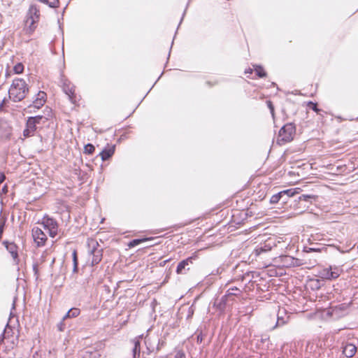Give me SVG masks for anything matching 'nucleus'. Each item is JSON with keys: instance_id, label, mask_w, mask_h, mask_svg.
Instances as JSON below:
<instances>
[{"instance_id": "1", "label": "nucleus", "mask_w": 358, "mask_h": 358, "mask_svg": "<svg viewBox=\"0 0 358 358\" xmlns=\"http://www.w3.org/2000/svg\"><path fill=\"white\" fill-rule=\"evenodd\" d=\"M29 92L25 80L22 78H15L8 90L9 97L15 102L24 99Z\"/></svg>"}, {"instance_id": "2", "label": "nucleus", "mask_w": 358, "mask_h": 358, "mask_svg": "<svg viewBox=\"0 0 358 358\" xmlns=\"http://www.w3.org/2000/svg\"><path fill=\"white\" fill-rule=\"evenodd\" d=\"M343 272V269L337 266L321 267L317 272V276L325 280H334L338 278Z\"/></svg>"}, {"instance_id": "3", "label": "nucleus", "mask_w": 358, "mask_h": 358, "mask_svg": "<svg viewBox=\"0 0 358 358\" xmlns=\"http://www.w3.org/2000/svg\"><path fill=\"white\" fill-rule=\"evenodd\" d=\"M296 128L293 123L285 124L279 131L278 141L279 143L290 142L295 134Z\"/></svg>"}, {"instance_id": "4", "label": "nucleus", "mask_w": 358, "mask_h": 358, "mask_svg": "<svg viewBox=\"0 0 358 358\" xmlns=\"http://www.w3.org/2000/svg\"><path fill=\"white\" fill-rule=\"evenodd\" d=\"M89 252L92 255V266L98 264L102 259L103 248L96 241L91 240L88 243Z\"/></svg>"}, {"instance_id": "5", "label": "nucleus", "mask_w": 358, "mask_h": 358, "mask_svg": "<svg viewBox=\"0 0 358 358\" xmlns=\"http://www.w3.org/2000/svg\"><path fill=\"white\" fill-rule=\"evenodd\" d=\"M198 258L197 255L194 253L191 257L180 262L176 268V273L179 275L186 274L190 269V266L193 264L194 262Z\"/></svg>"}, {"instance_id": "6", "label": "nucleus", "mask_w": 358, "mask_h": 358, "mask_svg": "<svg viewBox=\"0 0 358 358\" xmlns=\"http://www.w3.org/2000/svg\"><path fill=\"white\" fill-rule=\"evenodd\" d=\"M40 17L39 8L36 5H31L28 13L27 23H30L29 29L31 31H34L35 27L33 25L38 21Z\"/></svg>"}, {"instance_id": "7", "label": "nucleus", "mask_w": 358, "mask_h": 358, "mask_svg": "<svg viewBox=\"0 0 358 358\" xmlns=\"http://www.w3.org/2000/svg\"><path fill=\"white\" fill-rule=\"evenodd\" d=\"M61 83L62 84V89L64 92L68 95L69 100L72 103H76V95L75 94V87L74 85L64 76L61 78Z\"/></svg>"}, {"instance_id": "8", "label": "nucleus", "mask_w": 358, "mask_h": 358, "mask_svg": "<svg viewBox=\"0 0 358 358\" xmlns=\"http://www.w3.org/2000/svg\"><path fill=\"white\" fill-rule=\"evenodd\" d=\"M42 224L45 229L48 230L50 237L55 238L58 232V224L55 220L49 217H44Z\"/></svg>"}, {"instance_id": "9", "label": "nucleus", "mask_w": 358, "mask_h": 358, "mask_svg": "<svg viewBox=\"0 0 358 358\" xmlns=\"http://www.w3.org/2000/svg\"><path fill=\"white\" fill-rule=\"evenodd\" d=\"M276 317V322L275 325L272 327L271 330L287 324L289 320V315L285 308H279Z\"/></svg>"}, {"instance_id": "10", "label": "nucleus", "mask_w": 358, "mask_h": 358, "mask_svg": "<svg viewBox=\"0 0 358 358\" xmlns=\"http://www.w3.org/2000/svg\"><path fill=\"white\" fill-rule=\"evenodd\" d=\"M32 236L37 246L41 247L45 245L47 241L45 234L38 227H34L32 229Z\"/></svg>"}, {"instance_id": "11", "label": "nucleus", "mask_w": 358, "mask_h": 358, "mask_svg": "<svg viewBox=\"0 0 358 358\" xmlns=\"http://www.w3.org/2000/svg\"><path fill=\"white\" fill-rule=\"evenodd\" d=\"M230 293H226L220 299H216L214 306L221 312L224 311L227 307L229 306Z\"/></svg>"}, {"instance_id": "12", "label": "nucleus", "mask_w": 358, "mask_h": 358, "mask_svg": "<svg viewBox=\"0 0 358 358\" xmlns=\"http://www.w3.org/2000/svg\"><path fill=\"white\" fill-rule=\"evenodd\" d=\"M36 125L37 124L35 120L33 118L29 117L26 123V128L23 131V135L25 137L34 136L37 128Z\"/></svg>"}, {"instance_id": "13", "label": "nucleus", "mask_w": 358, "mask_h": 358, "mask_svg": "<svg viewBox=\"0 0 358 358\" xmlns=\"http://www.w3.org/2000/svg\"><path fill=\"white\" fill-rule=\"evenodd\" d=\"M46 101V94L43 91H39L36 95V98L32 101V104L29 106V108L34 107L36 108H40L44 105Z\"/></svg>"}, {"instance_id": "14", "label": "nucleus", "mask_w": 358, "mask_h": 358, "mask_svg": "<svg viewBox=\"0 0 358 358\" xmlns=\"http://www.w3.org/2000/svg\"><path fill=\"white\" fill-rule=\"evenodd\" d=\"M343 353L345 355L346 357L351 358L352 357L357 350V347L356 344L351 343H346L345 344H343Z\"/></svg>"}, {"instance_id": "15", "label": "nucleus", "mask_w": 358, "mask_h": 358, "mask_svg": "<svg viewBox=\"0 0 358 358\" xmlns=\"http://www.w3.org/2000/svg\"><path fill=\"white\" fill-rule=\"evenodd\" d=\"M3 245H5L6 250L13 257L14 261L17 264L18 259V252H17V246L13 242L3 241Z\"/></svg>"}, {"instance_id": "16", "label": "nucleus", "mask_w": 358, "mask_h": 358, "mask_svg": "<svg viewBox=\"0 0 358 358\" xmlns=\"http://www.w3.org/2000/svg\"><path fill=\"white\" fill-rule=\"evenodd\" d=\"M331 311L330 313L336 317H342L345 314L347 306L345 303H342L338 306H335L331 308Z\"/></svg>"}, {"instance_id": "17", "label": "nucleus", "mask_w": 358, "mask_h": 358, "mask_svg": "<svg viewBox=\"0 0 358 358\" xmlns=\"http://www.w3.org/2000/svg\"><path fill=\"white\" fill-rule=\"evenodd\" d=\"M115 149V145L104 148L99 155L101 157V160L106 161L109 159L114 155Z\"/></svg>"}, {"instance_id": "18", "label": "nucleus", "mask_w": 358, "mask_h": 358, "mask_svg": "<svg viewBox=\"0 0 358 358\" xmlns=\"http://www.w3.org/2000/svg\"><path fill=\"white\" fill-rule=\"evenodd\" d=\"M101 355L96 350H83L79 354L78 358H100Z\"/></svg>"}, {"instance_id": "19", "label": "nucleus", "mask_w": 358, "mask_h": 358, "mask_svg": "<svg viewBox=\"0 0 358 358\" xmlns=\"http://www.w3.org/2000/svg\"><path fill=\"white\" fill-rule=\"evenodd\" d=\"M80 314V310L78 308H71L69 311L64 315L63 320H66L68 318L77 317Z\"/></svg>"}, {"instance_id": "20", "label": "nucleus", "mask_w": 358, "mask_h": 358, "mask_svg": "<svg viewBox=\"0 0 358 358\" xmlns=\"http://www.w3.org/2000/svg\"><path fill=\"white\" fill-rule=\"evenodd\" d=\"M141 353V342L136 338L134 341V347L132 348V358H139Z\"/></svg>"}, {"instance_id": "21", "label": "nucleus", "mask_w": 358, "mask_h": 358, "mask_svg": "<svg viewBox=\"0 0 358 358\" xmlns=\"http://www.w3.org/2000/svg\"><path fill=\"white\" fill-rule=\"evenodd\" d=\"M13 332V329L9 326L8 323L6 324L3 333L0 336V344L3 342V340L9 336L10 334Z\"/></svg>"}, {"instance_id": "22", "label": "nucleus", "mask_w": 358, "mask_h": 358, "mask_svg": "<svg viewBox=\"0 0 358 358\" xmlns=\"http://www.w3.org/2000/svg\"><path fill=\"white\" fill-rule=\"evenodd\" d=\"M271 250V247L267 244H265L264 245L258 246L255 249V253L257 255H260L264 252H267Z\"/></svg>"}, {"instance_id": "23", "label": "nucleus", "mask_w": 358, "mask_h": 358, "mask_svg": "<svg viewBox=\"0 0 358 358\" xmlns=\"http://www.w3.org/2000/svg\"><path fill=\"white\" fill-rule=\"evenodd\" d=\"M150 239L151 238H148L133 239L132 241H131L129 243L128 246L129 248H134V247L141 244V243L148 241H149Z\"/></svg>"}, {"instance_id": "24", "label": "nucleus", "mask_w": 358, "mask_h": 358, "mask_svg": "<svg viewBox=\"0 0 358 358\" xmlns=\"http://www.w3.org/2000/svg\"><path fill=\"white\" fill-rule=\"evenodd\" d=\"M229 292L230 294H230V296L233 297V296H240L241 294L242 293V291L236 287H233L229 288L226 293H229Z\"/></svg>"}, {"instance_id": "25", "label": "nucleus", "mask_w": 358, "mask_h": 358, "mask_svg": "<svg viewBox=\"0 0 358 358\" xmlns=\"http://www.w3.org/2000/svg\"><path fill=\"white\" fill-rule=\"evenodd\" d=\"M254 67H255V71L256 73V75L259 78H264L266 76V73L265 72V71L262 66L255 65V66H254Z\"/></svg>"}, {"instance_id": "26", "label": "nucleus", "mask_w": 358, "mask_h": 358, "mask_svg": "<svg viewBox=\"0 0 358 358\" xmlns=\"http://www.w3.org/2000/svg\"><path fill=\"white\" fill-rule=\"evenodd\" d=\"M72 257H73V273H76V272H78V259L76 250H73V252L72 253Z\"/></svg>"}, {"instance_id": "27", "label": "nucleus", "mask_w": 358, "mask_h": 358, "mask_svg": "<svg viewBox=\"0 0 358 358\" xmlns=\"http://www.w3.org/2000/svg\"><path fill=\"white\" fill-rule=\"evenodd\" d=\"M95 150V147L92 143H87L84 147V153L87 155H92Z\"/></svg>"}, {"instance_id": "28", "label": "nucleus", "mask_w": 358, "mask_h": 358, "mask_svg": "<svg viewBox=\"0 0 358 358\" xmlns=\"http://www.w3.org/2000/svg\"><path fill=\"white\" fill-rule=\"evenodd\" d=\"M282 192H280L275 194H273L270 199V203L272 204L277 203L280 201V198H282Z\"/></svg>"}, {"instance_id": "29", "label": "nucleus", "mask_w": 358, "mask_h": 358, "mask_svg": "<svg viewBox=\"0 0 358 358\" xmlns=\"http://www.w3.org/2000/svg\"><path fill=\"white\" fill-rule=\"evenodd\" d=\"M29 117L33 118L37 124H41V122L43 124L48 120V117H43V115H36L34 117Z\"/></svg>"}, {"instance_id": "30", "label": "nucleus", "mask_w": 358, "mask_h": 358, "mask_svg": "<svg viewBox=\"0 0 358 358\" xmlns=\"http://www.w3.org/2000/svg\"><path fill=\"white\" fill-rule=\"evenodd\" d=\"M13 71L16 74L22 73L24 71V65L22 63H17L14 66Z\"/></svg>"}, {"instance_id": "31", "label": "nucleus", "mask_w": 358, "mask_h": 358, "mask_svg": "<svg viewBox=\"0 0 358 358\" xmlns=\"http://www.w3.org/2000/svg\"><path fill=\"white\" fill-rule=\"evenodd\" d=\"M315 196L312 194H302L299 197V201H310L311 199H315Z\"/></svg>"}, {"instance_id": "32", "label": "nucleus", "mask_w": 358, "mask_h": 358, "mask_svg": "<svg viewBox=\"0 0 358 358\" xmlns=\"http://www.w3.org/2000/svg\"><path fill=\"white\" fill-rule=\"evenodd\" d=\"M281 192H282V195L287 194V196H289V198H291L292 196H293L295 194L296 191L294 189H288L281 191Z\"/></svg>"}, {"instance_id": "33", "label": "nucleus", "mask_w": 358, "mask_h": 358, "mask_svg": "<svg viewBox=\"0 0 358 358\" xmlns=\"http://www.w3.org/2000/svg\"><path fill=\"white\" fill-rule=\"evenodd\" d=\"M266 104H267L268 108L270 110V113L272 115V117L274 120L275 119V111H274V106L273 105V103L271 101H267Z\"/></svg>"}, {"instance_id": "34", "label": "nucleus", "mask_w": 358, "mask_h": 358, "mask_svg": "<svg viewBox=\"0 0 358 358\" xmlns=\"http://www.w3.org/2000/svg\"><path fill=\"white\" fill-rule=\"evenodd\" d=\"M308 106L310 109H312L315 112L317 113L320 110V109L317 108V104L316 103L309 101Z\"/></svg>"}, {"instance_id": "35", "label": "nucleus", "mask_w": 358, "mask_h": 358, "mask_svg": "<svg viewBox=\"0 0 358 358\" xmlns=\"http://www.w3.org/2000/svg\"><path fill=\"white\" fill-rule=\"evenodd\" d=\"M65 320H62L58 324H57V329L59 331H64L66 329V324L64 323Z\"/></svg>"}, {"instance_id": "36", "label": "nucleus", "mask_w": 358, "mask_h": 358, "mask_svg": "<svg viewBox=\"0 0 358 358\" xmlns=\"http://www.w3.org/2000/svg\"><path fill=\"white\" fill-rule=\"evenodd\" d=\"M303 251L306 252H320L321 250L320 248L305 247Z\"/></svg>"}, {"instance_id": "37", "label": "nucleus", "mask_w": 358, "mask_h": 358, "mask_svg": "<svg viewBox=\"0 0 358 358\" xmlns=\"http://www.w3.org/2000/svg\"><path fill=\"white\" fill-rule=\"evenodd\" d=\"M38 263H34L33 264V271L34 273V275L36 276V279L38 277Z\"/></svg>"}, {"instance_id": "38", "label": "nucleus", "mask_w": 358, "mask_h": 358, "mask_svg": "<svg viewBox=\"0 0 358 358\" xmlns=\"http://www.w3.org/2000/svg\"><path fill=\"white\" fill-rule=\"evenodd\" d=\"M175 358H186V357L183 352L178 351L175 355Z\"/></svg>"}, {"instance_id": "39", "label": "nucleus", "mask_w": 358, "mask_h": 358, "mask_svg": "<svg viewBox=\"0 0 358 358\" xmlns=\"http://www.w3.org/2000/svg\"><path fill=\"white\" fill-rule=\"evenodd\" d=\"M289 199L290 198L287 194L282 195V198H280V201L282 202V203H286Z\"/></svg>"}, {"instance_id": "40", "label": "nucleus", "mask_w": 358, "mask_h": 358, "mask_svg": "<svg viewBox=\"0 0 358 358\" xmlns=\"http://www.w3.org/2000/svg\"><path fill=\"white\" fill-rule=\"evenodd\" d=\"M202 341H203V335H202V333L201 332L196 336V341L198 343H201L202 342Z\"/></svg>"}, {"instance_id": "41", "label": "nucleus", "mask_w": 358, "mask_h": 358, "mask_svg": "<svg viewBox=\"0 0 358 358\" xmlns=\"http://www.w3.org/2000/svg\"><path fill=\"white\" fill-rule=\"evenodd\" d=\"M6 179V176L3 173L0 172V184H1Z\"/></svg>"}, {"instance_id": "42", "label": "nucleus", "mask_w": 358, "mask_h": 358, "mask_svg": "<svg viewBox=\"0 0 358 358\" xmlns=\"http://www.w3.org/2000/svg\"><path fill=\"white\" fill-rule=\"evenodd\" d=\"M7 192H8V185L6 184L3 185V187L1 189V193L5 194Z\"/></svg>"}, {"instance_id": "43", "label": "nucleus", "mask_w": 358, "mask_h": 358, "mask_svg": "<svg viewBox=\"0 0 358 358\" xmlns=\"http://www.w3.org/2000/svg\"><path fill=\"white\" fill-rule=\"evenodd\" d=\"M194 313V310L192 308V307L189 308L188 309V315H187V317H190L192 316Z\"/></svg>"}, {"instance_id": "44", "label": "nucleus", "mask_w": 358, "mask_h": 358, "mask_svg": "<svg viewBox=\"0 0 358 358\" xmlns=\"http://www.w3.org/2000/svg\"><path fill=\"white\" fill-rule=\"evenodd\" d=\"M313 282L315 283L314 285V287L316 288V289H319L320 288V282L319 280H315V281H313Z\"/></svg>"}, {"instance_id": "45", "label": "nucleus", "mask_w": 358, "mask_h": 358, "mask_svg": "<svg viewBox=\"0 0 358 358\" xmlns=\"http://www.w3.org/2000/svg\"><path fill=\"white\" fill-rule=\"evenodd\" d=\"M3 226H4L3 224H0V239L1 238V236H2V234H3Z\"/></svg>"}, {"instance_id": "46", "label": "nucleus", "mask_w": 358, "mask_h": 358, "mask_svg": "<svg viewBox=\"0 0 358 358\" xmlns=\"http://www.w3.org/2000/svg\"><path fill=\"white\" fill-rule=\"evenodd\" d=\"M234 301V296L229 298V306H231L233 304Z\"/></svg>"}, {"instance_id": "47", "label": "nucleus", "mask_w": 358, "mask_h": 358, "mask_svg": "<svg viewBox=\"0 0 358 358\" xmlns=\"http://www.w3.org/2000/svg\"><path fill=\"white\" fill-rule=\"evenodd\" d=\"M15 299H14V300H13V307H12V308H13V309H15Z\"/></svg>"}, {"instance_id": "48", "label": "nucleus", "mask_w": 358, "mask_h": 358, "mask_svg": "<svg viewBox=\"0 0 358 358\" xmlns=\"http://www.w3.org/2000/svg\"><path fill=\"white\" fill-rule=\"evenodd\" d=\"M267 339H268V338H262V342H264L265 341H266Z\"/></svg>"}, {"instance_id": "49", "label": "nucleus", "mask_w": 358, "mask_h": 358, "mask_svg": "<svg viewBox=\"0 0 358 358\" xmlns=\"http://www.w3.org/2000/svg\"><path fill=\"white\" fill-rule=\"evenodd\" d=\"M3 103H4V100H3V101H2V102L1 103V104H0V108L3 106Z\"/></svg>"}, {"instance_id": "50", "label": "nucleus", "mask_w": 358, "mask_h": 358, "mask_svg": "<svg viewBox=\"0 0 358 358\" xmlns=\"http://www.w3.org/2000/svg\"><path fill=\"white\" fill-rule=\"evenodd\" d=\"M3 103H4V100H3V101H2V102L1 103V104H0V108L3 106Z\"/></svg>"}, {"instance_id": "51", "label": "nucleus", "mask_w": 358, "mask_h": 358, "mask_svg": "<svg viewBox=\"0 0 358 358\" xmlns=\"http://www.w3.org/2000/svg\"><path fill=\"white\" fill-rule=\"evenodd\" d=\"M252 70L250 69L248 72L252 73Z\"/></svg>"}, {"instance_id": "52", "label": "nucleus", "mask_w": 358, "mask_h": 358, "mask_svg": "<svg viewBox=\"0 0 358 358\" xmlns=\"http://www.w3.org/2000/svg\"><path fill=\"white\" fill-rule=\"evenodd\" d=\"M168 261H169L168 259H167V260H165V261L164 262V264H165V263H166V262H167Z\"/></svg>"}, {"instance_id": "53", "label": "nucleus", "mask_w": 358, "mask_h": 358, "mask_svg": "<svg viewBox=\"0 0 358 358\" xmlns=\"http://www.w3.org/2000/svg\"><path fill=\"white\" fill-rule=\"evenodd\" d=\"M357 249H358V245H357Z\"/></svg>"}]
</instances>
